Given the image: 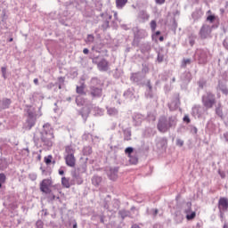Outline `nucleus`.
<instances>
[{"label": "nucleus", "mask_w": 228, "mask_h": 228, "mask_svg": "<svg viewBox=\"0 0 228 228\" xmlns=\"http://www.w3.org/2000/svg\"><path fill=\"white\" fill-rule=\"evenodd\" d=\"M175 124H177V118L175 117H169L168 119L161 117L159 120L158 129L160 133H167L170 127H175Z\"/></svg>", "instance_id": "f257e3e1"}, {"label": "nucleus", "mask_w": 228, "mask_h": 228, "mask_svg": "<svg viewBox=\"0 0 228 228\" xmlns=\"http://www.w3.org/2000/svg\"><path fill=\"white\" fill-rule=\"evenodd\" d=\"M45 133H43L41 140L46 147H53V140H54V133L50 125L44 126Z\"/></svg>", "instance_id": "f03ea898"}, {"label": "nucleus", "mask_w": 228, "mask_h": 228, "mask_svg": "<svg viewBox=\"0 0 228 228\" xmlns=\"http://www.w3.org/2000/svg\"><path fill=\"white\" fill-rule=\"evenodd\" d=\"M65 152L66 155L64 156V159L67 167L74 168L76 167V157L74 156V154H76V150L72 146L68 145L65 147Z\"/></svg>", "instance_id": "7ed1b4c3"}, {"label": "nucleus", "mask_w": 228, "mask_h": 228, "mask_svg": "<svg viewBox=\"0 0 228 228\" xmlns=\"http://www.w3.org/2000/svg\"><path fill=\"white\" fill-rule=\"evenodd\" d=\"M51 188H53V179L52 178H46L44 179L39 185L40 191L42 193H45L46 195L51 194Z\"/></svg>", "instance_id": "20e7f679"}, {"label": "nucleus", "mask_w": 228, "mask_h": 228, "mask_svg": "<svg viewBox=\"0 0 228 228\" xmlns=\"http://www.w3.org/2000/svg\"><path fill=\"white\" fill-rule=\"evenodd\" d=\"M202 102L203 106H205L207 110L213 108V105L216 102V100L215 99V94L211 93H207L202 97Z\"/></svg>", "instance_id": "39448f33"}, {"label": "nucleus", "mask_w": 228, "mask_h": 228, "mask_svg": "<svg viewBox=\"0 0 228 228\" xmlns=\"http://www.w3.org/2000/svg\"><path fill=\"white\" fill-rule=\"evenodd\" d=\"M200 37L202 40L209 38V37H211V27L208 24H203L200 30Z\"/></svg>", "instance_id": "423d86ee"}, {"label": "nucleus", "mask_w": 228, "mask_h": 228, "mask_svg": "<svg viewBox=\"0 0 228 228\" xmlns=\"http://www.w3.org/2000/svg\"><path fill=\"white\" fill-rule=\"evenodd\" d=\"M218 209L220 213L225 212L228 210V199L225 197H222L218 200Z\"/></svg>", "instance_id": "0eeeda50"}, {"label": "nucleus", "mask_w": 228, "mask_h": 228, "mask_svg": "<svg viewBox=\"0 0 228 228\" xmlns=\"http://www.w3.org/2000/svg\"><path fill=\"white\" fill-rule=\"evenodd\" d=\"M203 114H204V108L200 106H195L192 108L193 117H198V118H200V117H202Z\"/></svg>", "instance_id": "6e6552de"}, {"label": "nucleus", "mask_w": 228, "mask_h": 228, "mask_svg": "<svg viewBox=\"0 0 228 228\" xmlns=\"http://www.w3.org/2000/svg\"><path fill=\"white\" fill-rule=\"evenodd\" d=\"M109 65L110 63L108 62V61L103 59L98 63V69L103 72H106L109 69Z\"/></svg>", "instance_id": "1a4fd4ad"}, {"label": "nucleus", "mask_w": 228, "mask_h": 228, "mask_svg": "<svg viewBox=\"0 0 228 228\" xmlns=\"http://www.w3.org/2000/svg\"><path fill=\"white\" fill-rule=\"evenodd\" d=\"M91 95L93 97H101L102 95V89L98 87H91Z\"/></svg>", "instance_id": "9d476101"}, {"label": "nucleus", "mask_w": 228, "mask_h": 228, "mask_svg": "<svg viewBox=\"0 0 228 228\" xmlns=\"http://www.w3.org/2000/svg\"><path fill=\"white\" fill-rule=\"evenodd\" d=\"M167 139L165 138H159L157 140V147L158 149H165L167 147Z\"/></svg>", "instance_id": "9b49d317"}, {"label": "nucleus", "mask_w": 228, "mask_h": 228, "mask_svg": "<svg viewBox=\"0 0 228 228\" xmlns=\"http://www.w3.org/2000/svg\"><path fill=\"white\" fill-rule=\"evenodd\" d=\"M61 185L63 186V188H70V186H72L70 178H67L65 176L61 177Z\"/></svg>", "instance_id": "f8f14e48"}, {"label": "nucleus", "mask_w": 228, "mask_h": 228, "mask_svg": "<svg viewBox=\"0 0 228 228\" xmlns=\"http://www.w3.org/2000/svg\"><path fill=\"white\" fill-rule=\"evenodd\" d=\"M85 84H82L81 86H77L76 92L79 95H86V93L85 92Z\"/></svg>", "instance_id": "ddd939ff"}, {"label": "nucleus", "mask_w": 228, "mask_h": 228, "mask_svg": "<svg viewBox=\"0 0 228 228\" xmlns=\"http://www.w3.org/2000/svg\"><path fill=\"white\" fill-rule=\"evenodd\" d=\"M126 4H127V0H116V7L118 10H122V8L126 6Z\"/></svg>", "instance_id": "4468645a"}, {"label": "nucleus", "mask_w": 228, "mask_h": 228, "mask_svg": "<svg viewBox=\"0 0 228 228\" xmlns=\"http://www.w3.org/2000/svg\"><path fill=\"white\" fill-rule=\"evenodd\" d=\"M101 183H102V177L94 176L92 178V184H94V186H99V184H101Z\"/></svg>", "instance_id": "2eb2a0df"}, {"label": "nucleus", "mask_w": 228, "mask_h": 228, "mask_svg": "<svg viewBox=\"0 0 228 228\" xmlns=\"http://www.w3.org/2000/svg\"><path fill=\"white\" fill-rule=\"evenodd\" d=\"M185 213H186L187 220H193V218H195V216H196V213L191 212L190 208L185 210Z\"/></svg>", "instance_id": "dca6fc26"}, {"label": "nucleus", "mask_w": 228, "mask_h": 228, "mask_svg": "<svg viewBox=\"0 0 228 228\" xmlns=\"http://www.w3.org/2000/svg\"><path fill=\"white\" fill-rule=\"evenodd\" d=\"M219 90L224 94V95H227L228 94V89H227V86L224 85V84H219L218 86Z\"/></svg>", "instance_id": "f3484780"}, {"label": "nucleus", "mask_w": 228, "mask_h": 228, "mask_svg": "<svg viewBox=\"0 0 228 228\" xmlns=\"http://www.w3.org/2000/svg\"><path fill=\"white\" fill-rule=\"evenodd\" d=\"M146 86H147V88H149V93L146 94V96L147 97H152V86L151 85V81H148L146 83Z\"/></svg>", "instance_id": "a211bd4d"}, {"label": "nucleus", "mask_w": 228, "mask_h": 228, "mask_svg": "<svg viewBox=\"0 0 228 228\" xmlns=\"http://www.w3.org/2000/svg\"><path fill=\"white\" fill-rule=\"evenodd\" d=\"M140 77H142V76H140V73H133L131 79H132V81L137 82V81H139Z\"/></svg>", "instance_id": "6ab92c4d"}, {"label": "nucleus", "mask_w": 228, "mask_h": 228, "mask_svg": "<svg viewBox=\"0 0 228 228\" xmlns=\"http://www.w3.org/2000/svg\"><path fill=\"white\" fill-rule=\"evenodd\" d=\"M94 40H95V37H94V35H88L86 39V44H92Z\"/></svg>", "instance_id": "aec40b11"}, {"label": "nucleus", "mask_w": 228, "mask_h": 228, "mask_svg": "<svg viewBox=\"0 0 228 228\" xmlns=\"http://www.w3.org/2000/svg\"><path fill=\"white\" fill-rule=\"evenodd\" d=\"M128 158H129V161H130V163H132V165H136V163H138V158L133 157L131 155Z\"/></svg>", "instance_id": "412c9836"}, {"label": "nucleus", "mask_w": 228, "mask_h": 228, "mask_svg": "<svg viewBox=\"0 0 228 228\" xmlns=\"http://www.w3.org/2000/svg\"><path fill=\"white\" fill-rule=\"evenodd\" d=\"M109 177L111 181H117V177H118L117 172L116 171L111 172Z\"/></svg>", "instance_id": "4be33fe9"}, {"label": "nucleus", "mask_w": 228, "mask_h": 228, "mask_svg": "<svg viewBox=\"0 0 228 228\" xmlns=\"http://www.w3.org/2000/svg\"><path fill=\"white\" fill-rule=\"evenodd\" d=\"M108 113L109 115H117V113H118V110H117V109L115 108H110L108 110Z\"/></svg>", "instance_id": "5701e85b"}, {"label": "nucleus", "mask_w": 228, "mask_h": 228, "mask_svg": "<svg viewBox=\"0 0 228 228\" xmlns=\"http://www.w3.org/2000/svg\"><path fill=\"white\" fill-rule=\"evenodd\" d=\"M133 148L132 147H128L125 150V153L127 154L128 158H131V154H133Z\"/></svg>", "instance_id": "b1692460"}, {"label": "nucleus", "mask_w": 228, "mask_h": 228, "mask_svg": "<svg viewBox=\"0 0 228 228\" xmlns=\"http://www.w3.org/2000/svg\"><path fill=\"white\" fill-rule=\"evenodd\" d=\"M52 159H53V155H49L48 157H45V163L46 165H51Z\"/></svg>", "instance_id": "393cba45"}, {"label": "nucleus", "mask_w": 228, "mask_h": 228, "mask_svg": "<svg viewBox=\"0 0 228 228\" xmlns=\"http://www.w3.org/2000/svg\"><path fill=\"white\" fill-rule=\"evenodd\" d=\"M190 63H191V59H183V62H182V66L183 67H186V65H190Z\"/></svg>", "instance_id": "a878e982"}, {"label": "nucleus", "mask_w": 228, "mask_h": 228, "mask_svg": "<svg viewBox=\"0 0 228 228\" xmlns=\"http://www.w3.org/2000/svg\"><path fill=\"white\" fill-rule=\"evenodd\" d=\"M157 23H156V20H151V30L152 31H156V28H157Z\"/></svg>", "instance_id": "bb28decb"}, {"label": "nucleus", "mask_w": 228, "mask_h": 228, "mask_svg": "<svg viewBox=\"0 0 228 228\" xmlns=\"http://www.w3.org/2000/svg\"><path fill=\"white\" fill-rule=\"evenodd\" d=\"M6 182V175L4 173L0 174V183H5Z\"/></svg>", "instance_id": "cd10ccee"}, {"label": "nucleus", "mask_w": 228, "mask_h": 228, "mask_svg": "<svg viewBox=\"0 0 228 228\" xmlns=\"http://www.w3.org/2000/svg\"><path fill=\"white\" fill-rule=\"evenodd\" d=\"M164 58H165V56L159 53L157 61H159V63H161V61H163Z\"/></svg>", "instance_id": "c85d7f7f"}, {"label": "nucleus", "mask_w": 228, "mask_h": 228, "mask_svg": "<svg viewBox=\"0 0 228 228\" xmlns=\"http://www.w3.org/2000/svg\"><path fill=\"white\" fill-rule=\"evenodd\" d=\"M176 145L178 147H183V145H184V141H183L181 139H176Z\"/></svg>", "instance_id": "c756f323"}, {"label": "nucleus", "mask_w": 228, "mask_h": 228, "mask_svg": "<svg viewBox=\"0 0 228 228\" xmlns=\"http://www.w3.org/2000/svg\"><path fill=\"white\" fill-rule=\"evenodd\" d=\"M216 115H218V117H222L224 115V113L222 112V109H220V107L216 109Z\"/></svg>", "instance_id": "7c9ffc66"}, {"label": "nucleus", "mask_w": 228, "mask_h": 228, "mask_svg": "<svg viewBox=\"0 0 228 228\" xmlns=\"http://www.w3.org/2000/svg\"><path fill=\"white\" fill-rule=\"evenodd\" d=\"M1 70H2V74H3V77H4V79H6V68L2 67Z\"/></svg>", "instance_id": "2f4dec72"}, {"label": "nucleus", "mask_w": 228, "mask_h": 228, "mask_svg": "<svg viewBox=\"0 0 228 228\" xmlns=\"http://www.w3.org/2000/svg\"><path fill=\"white\" fill-rule=\"evenodd\" d=\"M207 20H208L209 22H214V20H215V15H209V16H208Z\"/></svg>", "instance_id": "473e14b6"}, {"label": "nucleus", "mask_w": 228, "mask_h": 228, "mask_svg": "<svg viewBox=\"0 0 228 228\" xmlns=\"http://www.w3.org/2000/svg\"><path fill=\"white\" fill-rule=\"evenodd\" d=\"M165 1H167V0H155V3H156V4L161 5V4H165Z\"/></svg>", "instance_id": "72a5a7b5"}, {"label": "nucleus", "mask_w": 228, "mask_h": 228, "mask_svg": "<svg viewBox=\"0 0 228 228\" xmlns=\"http://www.w3.org/2000/svg\"><path fill=\"white\" fill-rule=\"evenodd\" d=\"M183 122H187V124H190V122H191L190 117L184 116V117H183Z\"/></svg>", "instance_id": "f704fd0d"}, {"label": "nucleus", "mask_w": 228, "mask_h": 228, "mask_svg": "<svg viewBox=\"0 0 228 228\" xmlns=\"http://www.w3.org/2000/svg\"><path fill=\"white\" fill-rule=\"evenodd\" d=\"M35 126V121L28 122V129H31Z\"/></svg>", "instance_id": "c9c22d12"}, {"label": "nucleus", "mask_w": 228, "mask_h": 228, "mask_svg": "<svg viewBox=\"0 0 228 228\" xmlns=\"http://www.w3.org/2000/svg\"><path fill=\"white\" fill-rule=\"evenodd\" d=\"M224 45L228 49V37L224 39Z\"/></svg>", "instance_id": "e433bc0d"}, {"label": "nucleus", "mask_w": 228, "mask_h": 228, "mask_svg": "<svg viewBox=\"0 0 228 228\" xmlns=\"http://www.w3.org/2000/svg\"><path fill=\"white\" fill-rule=\"evenodd\" d=\"M219 175L222 177V179L225 178V173L219 171Z\"/></svg>", "instance_id": "4c0bfd02"}, {"label": "nucleus", "mask_w": 228, "mask_h": 228, "mask_svg": "<svg viewBox=\"0 0 228 228\" xmlns=\"http://www.w3.org/2000/svg\"><path fill=\"white\" fill-rule=\"evenodd\" d=\"M83 53H84V54H88V53H90V50H88V48H85L83 50Z\"/></svg>", "instance_id": "58836bf2"}, {"label": "nucleus", "mask_w": 228, "mask_h": 228, "mask_svg": "<svg viewBox=\"0 0 228 228\" xmlns=\"http://www.w3.org/2000/svg\"><path fill=\"white\" fill-rule=\"evenodd\" d=\"M64 174H65V171H63L62 169H59L60 175H63Z\"/></svg>", "instance_id": "ea45409f"}, {"label": "nucleus", "mask_w": 228, "mask_h": 228, "mask_svg": "<svg viewBox=\"0 0 228 228\" xmlns=\"http://www.w3.org/2000/svg\"><path fill=\"white\" fill-rule=\"evenodd\" d=\"M59 81H61V83H65V77H59Z\"/></svg>", "instance_id": "a19ab883"}, {"label": "nucleus", "mask_w": 228, "mask_h": 228, "mask_svg": "<svg viewBox=\"0 0 228 228\" xmlns=\"http://www.w3.org/2000/svg\"><path fill=\"white\" fill-rule=\"evenodd\" d=\"M200 58L201 61H206V55L200 56Z\"/></svg>", "instance_id": "79ce46f5"}, {"label": "nucleus", "mask_w": 228, "mask_h": 228, "mask_svg": "<svg viewBox=\"0 0 228 228\" xmlns=\"http://www.w3.org/2000/svg\"><path fill=\"white\" fill-rule=\"evenodd\" d=\"M156 215H158V209L153 210V216H156Z\"/></svg>", "instance_id": "37998d69"}, {"label": "nucleus", "mask_w": 228, "mask_h": 228, "mask_svg": "<svg viewBox=\"0 0 228 228\" xmlns=\"http://www.w3.org/2000/svg\"><path fill=\"white\" fill-rule=\"evenodd\" d=\"M34 84H35V85H38V78H35V79H34Z\"/></svg>", "instance_id": "c03bdc74"}, {"label": "nucleus", "mask_w": 228, "mask_h": 228, "mask_svg": "<svg viewBox=\"0 0 228 228\" xmlns=\"http://www.w3.org/2000/svg\"><path fill=\"white\" fill-rule=\"evenodd\" d=\"M51 199H52V200H54V199H56V196L52 194Z\"/></svg>", "instance_id": "a18cd8bd"}, {"label": "nucleus", "mask_w": 228, "mask_h": 228, "mask_svg": "<svg viewBox=\"0 0 228 228\" xmlns=\"http://www.w3.org/2000/svg\"><path fill=\"white\" fill-rule=\"evenodd\" d=\"M155 35L158 37V36L161 35V32H160V31H157V32L155 33Z\"/></svg>", "instance_id": "49530a36"}, {"label": "nucleus", "mask_w": 228, "mask_h": 228, "mask_svg": "<svg viewBox=\"0 0 228 228\" xmlns=\"http://www.w3.org/2000/svg\"><path fill=\"white\" fill-rule=\"evenodd\" d=\"M163 40H165V38L163 37V36H161V37H159V41H160V42H163Z\"/></svg>", "instance_id": "de8ad7c7"}, {"label": "nucleus", "mask_w": 228, "mask_h": 228, "mask_svg": "<svg viewBox=\"0 0 228 228\" xmlns=\"http://www.w3.org/2000/svg\"><path fill=\"white\" fill-rule=\"evenodd\" d=\"M5 102H7V104H10V102H12L10 101V99H6Z\"/></svg>", "instance_id": "09e8293b"}, {"label": "nucleus", "mask_w": 228, "mask_h": 228, "mask_svg": "<svg viewBox=\"0 0 228 228\" xmlns=\"http://www.w3.org/2000/svg\"><path fill=\"white\" fill-rule=\"evenodd\" d=\"M73 228H77V223H75V224H73Z\"/></svg>", "instance_id": "8fccbe9b"}, {"label": "nucleus", "mask_w": 228, "mask_h": 228, "mask_svg": "<svg viewBox=\"0 0 228 228\" xmlns=\"http://www.w3.org/2000/svg\"><path fill=\"white\" fill-rule=\"evenodd\" d=\"M118 15V14L117 13V12H114V17H115V19H117Z\"/></svg>", "instance_id": "3c124183"}, {"label": "nucleus", "mask_w": 228, "mask_h": 228, "mask_svg": "<svg viewBox=\"0 0 228 228\" xmlns=\"http://www.w3.org/2000/svg\"><path fill=\"white\" fill-rule=\"evenodd\" d=\"M144 72H149V68H144Z\"/></svg>", "instance_id": "603ef678"}, {"label": "nucleus", "mask_w": 228, "mask_h": 228, "mask_svg": "<svg viewBox=\"0 0 228 228\" xmlns=\"http://www.w3.org/2000/svg\"><path fill=\"white\" fill-rule=\"evenodd\" d=\"M172 83H175V77L172 78Z\"/></svg>", "instance_id": "864d4df0"}, {"label": "nucleus", "mask_w": 228, "mask_h": 228, "mask_svg": "<svg viewBox=\"0 0 228 228\" xmlns=\"http://www.w3.org/2000/svg\"><path fill=\"white\" fill-rule=\"evenodd\" d=\"M77 102L79 104V97L77 98Z\"/></svg>", "instance_id": "5fc2aeb1"}, {"label": "nucleus", "mask_w": 228, "mask_h": 228, "mask_svg": "<svg viewBox=\"0 0 228 228\" xmlns=\"http://www.w3.org/2000/svg\"><path fill=\"white\" fill-rule=\"evenodd\" d=\"M13 40V37H11L10 39H9V42H12Z\"/></svg>", "instance_id": "6e6d98bb"}, {"label": "nucleus", "mask_w": 228, "mask_h": 228, "mask_svg": "<svg viewBox=\"0 0 228 228\" xmlns=\"http://www.w3.org/2000/svg\"><path fill=\"white\" fill-rule=\"evenodd\" d=\"M179 218H180V223H181V222H183V217H182V216H180Z\"/></svg>", "instance_id": "4d7b16f0"}, {"label": "nucleus", "mask_w": 228, "mask_h": 228, "mask_svg": "<svg viewBox=\"0 0 228 228\" xmlns=\"http://www.w3.org/2000/svg\"><path fill=\"white\" fill-rule=\"evenodd\" d=\"M38 159H39V160L42 159V156L39 155V156H38Z\"/></svg>", "instance_id": "13d9d810"}, {"label": "nucleus", "mask_w": 228, "mask_h": 228, "mask_svg": "<svg viewBox=\"0 0 228 228\" xmlns=\"http://www.w3.org/2000/svg\"><path fill=\"white\" fill-rule=\"evenodd\" d=\"M224 228H228V225H227V224H224Z\"/></svg>", "instance_id": "bf43d9fd"}, {"label": "nucleus", "mask_w": 228, "mask_h": 228, "mask_svg": "<svg viewBox=\"0 0 228 228\" xmlns=\"http://www.w3.org/2000/svg\"><path fill=\"white\" fill-rule=\"evenodd\" d=\"M220 12H221L222 13H224V9H221Z\"/></svg>", "instance_id": "052dcab7"}, {"label": "nucleus", "mask_w": 228, "mask_h": 228, "mask_svg": "<svg viewBox=\"0 0 228 228\" xmlns=\"http://www.w3.org/2000/svg\"><path fill=\"white\" fill-rule=\"evenodd\" d=\"M59 90H61V86H59Z\"/></svg>", "instance_id": "680f3d73"}, {"label": "nucleus", "mask_w": 228, "mask_h": 228, "mask_svg": "<svg viewBox=\"0 0 228 228\" xmlns=\"http://www.w3.org/2000/svg\"><path fill=\"white\" fill-rule=\"evenodd\" d=\"M3 187V184L1 183V182H0V188H2Z\"/></svg>", "instance_id": "e2e57ef3"}, {"label": "nucleus", "mask_w": 228, "mask_h": 228, "mask_svg": "<svg viewBox=\"0 0 228 228\" xmlns=\"http://www.w3.org/2000/svg\"><path fill=\"white\" fill-rule=\"evenodd\" d=\"M191 45H193V42L192 41H191Z\"/></svg>", "instance_id": "0e129e2a"}, {"label": "nucleus", "mask_w": 228, "mask_h": 228, "mask_svg": "<svg viewBox=\"0 0 228 228\" xmlns=\"http://www.w3.org/2000/svg\"><path fill=\"white\" fill-rule=\"evenodd\" d=\"M148 51H151V47L150 46L148 47Z\"/></svg>", "instance_id": "69168bd1"}, {"label": "nucleus", "mask_w": 228, "mask_h": 228, "mask_svg": "<svg viewBox=\"0 0 228 228\" xmlns=\"http://www.w3.org/2000/svg\"><path fill=\"white\" fill-rule=\"evenodd\" d=\"M194 129H195V130H194V131H195V133H197V128H194Z\"/></svg>", "instance_id": "338daca9"}, {"label": "nucleus", "mask_w": 228, "mask_h": 228, "mask_svg": "<svg viewBox=\"0 0 228 228\" xmlns=\"http://www.w3.org/2000/svg\"><path fill=\"white\" fill-rule=\"evenodd\" d=\"M37 224H42V222H37Z\"/></svg>", "instance_id": "774afa93"}]
</instances>
